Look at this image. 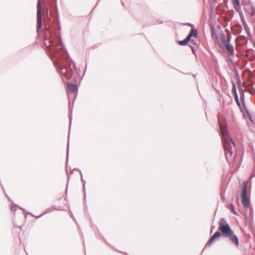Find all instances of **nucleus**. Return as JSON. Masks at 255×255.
I'll list each match as a JSON object with an SVG mask.
<instances>
[{
    "label": "nucleus",
    "mask_w": 255,
    "mask_h": 255,
    "mask_svg": "<svg viewBox=\"0 0 255 255\" xmlns=\"http://www.w3.org/2000/svg\"><path fill=\"white\" fill-rule=\"evenodd\" d=\"M237 5H239V0H234Z\"/></svg>",
    "instance_id": "dca6fc26"
},
{
    "label": "nucleus",
    "mask_w": 255,
    "mask_h": 255,
    "mask_svg": "<svg viewBox=\"0 0 255 255\" xmlns=\"http://www.w3.org/2000/svg\"><path fill=\"white\" fill-rule=\"evenodd\" d=\"M248 12L249 13H250L251 14V15H253L255 13V10L253 8L250 7V9L248 10Z\"/></svg>",
    "instance_id": "9d476101"
},
{
    "label": "nucleus",
    "mask_w": 255,
    "mask_h": 255,
    "mask_svg": "<svg viewBox=\"0 0 255 255\" xmlns=\"http://www.w3.org/2000/svg\"><path fill=\"white\" fill-rule=\"evenodd\" d=\"M50 43H51V41H50V40H46L44 41V44H45V46L49 47V50L50 51H51V53H55L56 51V49L55 48H52L51 47L52 45H51V44H50Z\"/></svg>",
    "instance_id": "6e6552de"
},
{
    "label": "nucleus",
    "mask_w": 255,
    "mask_h": 255,
    "mask_svg": "<svg viewBox=\"0 0 255 255\" xmlns=\"http://www.w3.org/2000/svg\"><path fill=\"white\" fill-rule=\"evenodd\" d=\"M232 93L233 95H234L235 93H237L236 91V88L235 85H234L232 90Z\"/></svg>",
    "instance_id": "ddd939ff"
},
{
    "label": "nucleus",
    "mask_w": 255,
    "mask_h": 255,
    "mask_svg": "<svg viewBox=\"0 0 255 255\" xmlns=\"http://www.w3.org/2000/svg\"><path fill=\"white\" fill-rule=\"evenodd\" d=\"M234 97H235V99L236 100V101L237 102V103H239V99H238V95H237V93H235L234 95H233Z\"/></svg>",
    "instance_id": "9b49d317"
},
{
    "label": "nucleus",
    "mask_w": 255,
    "mask_h": 255,
    "mask_svg": "<svg viewBox=\"0 0 255 255\" xmlns=\"http://www.w3.org/2000/svg\"><path fill=\"white\" fill-rule=\"evenodd\" d=\"M249 92L251 94L253 95L255 94V91L254 89H251Z\"/></svg>",
    "instance_id": "2eb2a0df"
},
{
    "label": "nucleus",
    "mask_w": 255,
    "mask_h": 255,
    "mask_svg": "<svg viewBox=\"0 0 255 255\" xmlns=\"http://www.w3.org/2000/svg\"><path fill=\"white\" fill-rule=\"evenodd\" d=\"M220 40L221 43L220 46L223 48H225L227 52L230 55H233L234 48L233 46L230 44L228 41L226 40V36L223 33L220 34Z\"/></svg>",
    "instance_id": "20e7f679"
},
{
    "label": "nucleus",
    "mask_w": 255,
    "mask_h": 255,
    "mask_svg": "<svg viewBox=\"0 0 255 255\" xmlns=\"http://www.w3.org/2000/svg\"><path fill=\"white\" fill-rule=\"evenodd\" d=\"M234 97H235V99L236 100V101L237 102V103H239V99H238V95H237V93H235L234 95H233Z\"/></svg>",
    "instance_id": "f8f14e48"
},
{
    "label": "nucleus",
    "mask_w": 255,
    "mask_h": 255,
    "mask_svg": "<svg viewBox=\"0 0 255 255\" xmlns=\"http://www.w3.org/2000/svg\"><path fill=\"white\" fill-rule=\"evenodd\" d=\"M197 30L195 29H192L187 37L184 40L179 41L178 43L181 45H185L190 41L192 45L197 46Z\"/></svg>",
    "instance_id": "7ed1b4c3"
},
{
    "label": "nucleus",
    "mask_w": 255,
    "mask_h": 255,
    "mask_svg": "<svg viewBox=\"0 0 255 255\" xmlns=\"http://www.w3.org/2000/svg\"><path fill=\"white\" fill-rule=\"evenodd\" d=\"M230 209L231 210L232 212L235 215H237V213L236 211L235 210V206L233 204H231L230 205Z\"/></svg>",
    "instance_id": "1a4fd4ad"
},
{
    "label": "nucleus",
    "mask_w": 255,
    "mask_h": 255,
    "mask_svg": "<svg viewBox=\"0 0 255 255\" xmlns=\"http://www.w3.org/2000/svg\"><path fill=\"white\" fill-rule=\"evenodd\" d=\"M42 5L41 0H38L37 5V28L41 29L42 27Z\"/></svg>",
    "instance_id": "423d86ee"
},
{
    "label": "nucleus",
    "mask_w": 255,
    "mask_h": 255,
    "mask_svg": "<svg viewBox=\"0 0 255 255\" xmlns=\"http://www.w3.org/2000/svg\"><path fill=\"white\" fill-rule=\"evenodd\" d=\"M67 88L68 90L72 93H75L77 92L78 88L75 84H68Z\"/></svg>",
    "instance_id": "0eeeda50"
},
{
    "label": "nucleus",
    "mask_w": 255,
    "mask_h": 255,
    "mask_svg": "<svg viewBox=\"0 0 255 255\" xmlns=\"http://www.w3.org/2000/svg\"><path fill=\"white\" fill-rule=\"evenodd\" d=\"M248 185V181H244L242 185V192H241V198L242 203L244 206L246 208L249 207L250 205V200L247 196V187Z\"/></svg>",
    "instance_id": "39448f33"
},
{
    "label": "nucleus",
    "mask_w": 255,
    "mask_h": 255,
    "mask_svg": "<svg viewBox=\"0 0 255 255\" xmlns=\"http://www.w3.org/2000/svg\"><path fill=\"white\" fill-rule=\"evenodd\" d=\"M212 37L215 39H216L217 40L218 38L216 36V35L214 34L213 31H212Z\"/></svg>",
    "instance_id": "4468645a"
},
{
    "label": "nucleus",
    "mask_w": 255,
    "mask_h": 255,
    "mask_svg": "<svg viewBox=\"0 0 255 255\" xmlns=\"http://www.w3.org/2000/svg\"><path fill=\"white\" fill-rule=\"evenodd\" d=\"M222 134V141L224 147L225 155L229 162H233L236 156V148L234 142L228 133L227 128L220 125Z\"/></svg>",
    "instance_id": "f03ea898"
},
{
    "label": "nucleus",
    "mask_w": 255,
    "mask_h": 255,
    "mask_svg": "<svg viewBox=\"0 0 255 255\" xmlns=\"http://www.w3.org/2000/svg\"><path fill=\"white\" fill-rule=\"evenodd\" d=\"M219 230L221 232H216L209 241L208 244L211 245L214 241L218 239L222 234L225 237H229L230 240L235 245H239V240L237 236L235 235L233 231L231 230L230 225L227 223L224 219H221L219 223Z\"/></svg>",
    "instance_id": "f257e3e1"
}]
</instances>
